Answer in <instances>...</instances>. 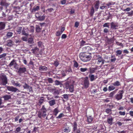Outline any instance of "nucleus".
Listing matches in <instances>:
<instances>
[{
	"mask_svg": "<svg viewBox=\"0 0 133 133\" xmlns=\"http://www.w3.org/2000/svg\"><path fill=\"white\" fill-rule=\"evenodd\" d=\"M59 112L58 108H55L53 111V114L55 116H56Z\"/></svg>",
	"mask_w": 133,
	"mask_h": 133,
	"instance_id": "4be33fe9",
	"label": "nucleus"
},
{
	"mask_svg": "<svg viewBox=\"0 0 133 133\" xmlns=\"http://www.w3.org/2000/svg\"><path fill=\"white\" fill-rule=\"evenodd\" d=\"M48 68L46 66L41 65L39 68V70L41 71H46Z\"/></svg>",
	"mask_w": 133,
	"mask_h": 133,
	"instance_id": "6ab92c4d",
	"label": "nucleus"
},
{
	"mask_svg": "<svg viewBox=\"0 0 133 133\" xmlns=\"http://www.w3.org/2000/svg\"><path fill=\"white\" fill-rule=\"evenodd\" d=\"M82 84L85 88L87 89L89 87L90 83L88 77H86L84 79Z\"/></svg>",
	"mask_w": 133,
	"mask_h": 133,
	"instance_id": "39448f33",
	"label": "nucleus"
},
{
	"mask_svg": "<svg viewBox=\"0 0 133 133\" xmlns=\"http://www.w3.org/2000/svg\"><path fill=\"white\" fill-rule=\"evenodd\" d=\"M55 84L56 85H59L61 84V82L59 81L56 80L55 81Z\"/></svg>",
	"mask_w": 133,
	"mask_h": 133,
	"instance_id": "3c124183",
	"label": "nucleus"
},
{
	"mask_svg": "<svg viewBox=\"0 0 133 133\" xmlns=\"http://www.w3.org/2000/svg\"><path fill=\"white\" fill-rule=\"evenodd\" d=\"M21 128L19 127L17 128L16 129V130L15 131V133H18L21 130Z\"/></svg>",
	"mask_w": 133,
	"mask_h": 133,
	"instance_id": "49530a36",
	"label": "nucleus"
},
{
	"mask_svg": "<svg viewBox=\"0 0 133 133\" xmlns=\"http://www.w3.org/2000/svg\"><path fill=\"white\" fill-rule=\"evenodd\" d=\"M15 65H17V63L16 62L15 60L13 59L9 64V66L11 67Z\"/></svg>",
	"mask_w": 133,
	"mask_h": 133,
	"instance_id": "bb28decb",
	"label": "nucleus"
},
{
	"mask_svg": "<svg viewBox=\"0 0 133 133\" xmlns=\"http://www.w3.org/2000/svg\"><path fill=\"white\" fill-rule=\"evenodd\" d=\"M111 110L109 108H107L105 110V112L107 114H110L111 112Z\"/></svg>",
	"mask_w": 133,
	"mask_h": 133,
	"instance_id": "6e6d98bb",
	"label": "nucleus"
},
{
	"mask_svg": "<svg viewBox=\"0 0 133 133\" xmlns=\"http://www.w3.org/2000/svg\"><path fill=\"white\" fill-rule=\"evenodd\" d=\"M35 29L36 32H38L42 29V28H40L39 25H36Z\"/></svg>",
	"mask_w": 133,
	"mask_h": 133,
	"instance_id": "b1692460",
	"label": "nucleus"
},
{
	"mask_svg": "<svg viewBox=\"0 0 133 133\" xmlns=\"http://www.w3.org/2000/svg\"><path fill=\"white\" fill-rule=\"evenodd\" d=\"M13 85H14L16 86L19 87H20L21 86V85L19 83H14Z\"/></svg>",
	"mask_w": 133,
	"mask_h": 133,
	"instance_id": "0e129e2a",
	"label": "nucleus"
},
{
	"mask_svg": "<svg viewBox=\"0 0 133 133\" xmlns=\"http://www.w3.org/2000/svg\"><path fill=\"white\" fill-rule=\"evenodd\" d=\"M6 45L9 47H11L13 45V41L11 40H9L7 41Z\"/></svg>",
	"mask_w": 133,
	"mask_h": 133,
	"instance_id": "f3484780",
	"label": "nucleus"
},
{
	"mask_svg": "<svg viewBox=\"0 0 133 133\" xmlns=\"http://www.w3.org/2000/svg\"><path fill=\"white\" fill-rule=\"evenodd\" d=\"M79 23L78 21L76 22L75 23V26L76 28H77L79 26Z\"/></svg>",
	"mask_w": 133,
	"mask_h": 133,
	"instance_id": "680f3d73",
	"label": "nucleus"
},
{
	"mask_svg": "<svg viewBox=\"0 0 133 133\" xmlns=\"http://www.w3.org/2000/svg\"><path fill=\"white\" fill-rule=\"evenodd\" d=\"M2 97L4 98V101H6L11 98V96L10 95H6L3 96Z\"/></svg>",
	"mask_w": 133,
	"mask_h": 133,
	"instance_id": "aec40b11",
	"label": "nucleus"
},
{
	"mask_svg": "<svg viewBox=\"0 0 133 133\" xmlns=\"http://www.w3.org/2000/svg\"><path fill=\"white\" fill-rule=\"evenodd\" d=\"M79 57L81 60L85 62L90 61L92 58L91 55L83 52L80 53Z\"/></svg>",
	"mask_w": 133,
	"mask_h": 133,
	"instance_id": "f257e3e1",
	"label": "nucleus"
},
{
	"mask_svg": "<svg viewBox=\"0 0 133 133\" xmlns=\"http://www.w3.org/2000/svg\"><path fill=\"white\" fill-rule=\"evenodd\" d=\"M89 76L90 79V81H92L95 80L96 79V78L93 75L90 74Z\"/></svg>",
	"mask_w": 133,
	"mask_h": 133,
	"instance_id": "5701e85b",
	"label": "nucleus"
},
{
	"mask_svg": "<svg viewBox=\"0 0 133 133\" xmlns=\"http://www.w3.org/2000/svg\"><path fill=\"white\" fill-rule=\"evenodd\" d=\"M117 89H116L115 91L111 92L109 94V97H112L113 95L116 93V91H117Z\"/></svg>",
	"mask_w": 133,
	"mask_h": 133,
	"instance_id": "cd10ccee",
	"label": "nucleus"
},
{
	"mask_svg": "<svg viewBox=\"0 0 133 133\" xmlns=\"http://www.w3.org/2000/svg\"><path fill=\"white\" fill-rule=\"evenodd\" d=\"M28 42L29 44H32L34 43L33 39L32 38H29L28 40Z\"/></svg>",
	"mask_w": 133,
	"mask_h": 133,
	"instance_id": "58836bf2",
	"label": "nucleus"
},
{
	"mask_svg": "<svg viewBox=\"0 0 133 133\" xmlns=\"http://www.w3.org/2000/svg\"><path fill=\"white\" fill-rule=\"evenodd\" d=\"M69 89L70 92H73L74 91V85L73 84H71Z\"/></svg>",
	"mask_w": 133,
	"mask_h": 133,
	"instance_id": "4c0bfd02",
	"label": "nucleus"
},
{
	"mask_svg": "<svg viewBox=\"0 0 133 133\" xmlns=\"http://www.w3.org/2000/svg\"><path fill=\"white\" fill-rule=\"evenodd\" d=\"M86 42L82 40L80 43V46H82L85 45H87Z\"/></svg>",
	"mask_w": 133,
	"mask_h": 133,
	"instance_id": "a18cd8bd",
	"label": "nucleus"
},
{
	"mask_svg": "<svg viewBox=\"0 0 133 133\" xmlns=\"http://www.w3.org/2000/svg\"><path fill=\"white\" fill-rule=\"evenodd\" d=\"M47 81L49 83H52L53 82V80L51 78H48V79Z\"/></svg>",
	"mask_w": 133,
	"mask_h": 133,
	"instance_id": "4d7b16f0",
	"label": "nucleus"
},
{
	"mask_svg": "<svg viewBox=\"0 0 133 133\" xmlns=\"http://www.w3.org/2000/svg\"><path fill=\"white\" fill-rule=\"evenodd\" d=\"M6 55V54L4 53L1 55H0V59L4 57Z\"/></svg>",
	"mask_w": 133,
	"mask_h": 133,
	"instance_id": "774afa93",
	"label": "nucleus"
},
{
	"mask_svg": "<svg viewBox=\"0 0 133 133\" xmlns=\"http://www.w3.org/2000/svg\"><path fill=\"white\" fill-rule=\"evenodd\" d=\"M92 49L91 47L88 46L84 47L82 48V50L83 51V52L90 55H91L92 53Z\"/></svg>",
	"mask_w": 133,
	"mask_h": 133,
	"instance_id": "20e7f679",
	"label": "nucleus"
},
{
	"mask_svg": "<svg viewBox=\"0 0 133 133\" xmlns=\"http://www.w3.org/2000/svg\"><path fill=\"white\" fill-rule=\"evenodd\" d=\"M119 113L120 115H125V111L122 112L120 111L119 112Z\"/></svg>",
	"mask_w": 133,
	"mask_h": 133,
	"instance_id": "e2e57ef3",
	"label": "nucleus"
},
{
	"mask_svg": "<svg viewBox=\"0 0 133 133\" xmlns=\"http://www.w3.org/2000/svg\"><path fill=\"white\" fill-rule=\"evenodd\" d=\"M69 95V94H64L62 96H63V98L65 99L68 100V99L69 96H68Z\"/></svg>",
	"mask_w": 133,
	"mask_h": 133,
	"instance_id": "de8ad7c7",
	"label": "nucleus"
},
{
	"mask_svg": "<svg viewBox=\"0 0 133 133\" xmlns=\"http://www.w3.org/2000/svg\"><path fill=\"white\" fill-rule=\"evenodd\" d=\"M116 43L117 45L121 46L122 47L123 46V44L122 43H120L118 42H116Z\"/></svg>",
	"mask_w": 133,
	"mask_h": 133,
	"instance_id": "052dcab7",
	"label": "nucleus"
},
{
	"mask_svg": "<svg viewBox=\"0 0 133 133\" xmlns=\"http://www.w3.org/2000/svg\"><path fill=\"white\" fill-rule=\"evenodd\" d=\"M118 27V23H116L112 22L111 23V28L113 29H116Z\"/></svg>",
	"mask_w": 133,
	"mask_h": 133,
	"instance_id": "ddd939ff",
	"label": "nucleus"
},
{
	"mask_svg": "<svg viewBox=\"0 0 133 133\" xmlns=\"http://www.w3.org/2000/svg\"><path fill=\"white\" fill-rule=\"evenodd\" d=\"M80 71L82 72H84L86 71L87 70V68H81L80 69Z\"/></svg>",
	"mask_w": 133,
	"mask_h": 133,
	"instance_id": "13d9d810",
	"label": "nucleus"
},
{
	"mask_svg": "<svg viewBox=\"0 0 133 133\" xmlns=\"http://www.w3.org/2000/svg\"><path fill=\"white\" fill-rule=\"evenodd\" d=\"M115 87H118L121 85L120 82L118 81H116L112 84Z\"/></svg>",
	"mask_w": 133,
	"mask_h": 133,
	"instance_id": "a211bd4d",
	"label": "nucleus"
},
{
	"mask_svg": "<svg viewBox=\"0 0 133 133\" xmlns=\"http://www.w3.org/2000/svg\"><path fill=\"white\" fill-rule=\"evenodd\" d=\"M26 71V68L25 67H20L18 70V72L19 74L24 73Z\"/></svg>",
	"mask_w": 133,
	"mask_h": 133,
	"instance_id": "f8f14e48",
	"label": "nucleus"
},
{
	"mask_svg": "<svg viewBox=\"0 0 133 133\" xmlns=\"http://www.w3.org/2000/svg\"><path fill=\"white\" fill-rule=\"evenodd\" d=\"M23 85V87L24 89H28L29 92H33V90L31 86H29L28 84L26 83L25 82H22Z\"/></svg>",
	"mask_w": 133,
	"mask_h": 133,
	"instance_id": "0eeeda50",
	"label": "nucleus"
},
{
	"mask_svg": "<svg viewBox=\"0 0 133 133\" xmlns=\"http://www.w3.org/2000/svg\"><path fill=\"white\" fill-rule=\"evenodd\" d=\"M97 60L98 61V62L99 63H101L102 65H103L104 63L105 60L103 59L102 56L100 55H98V56Z\"/></svg>",
	"mask_w": 133,
	"mask_h": 133,
	"instance_id": "9b49d317",
	"label": "nucleus"
},
{
	"mask_svg": "<svg viewBox=\"0 0 133 133\" xmlns=\"http://www.w3.org/2000/svg\"><path fill=\"white\" fill-rule=\"evenodd\" d=\"M45 18V16L43 15L42 16H39L38 18L37 19L38 21H42Z\"/></svg>",
	"mask_w": 133,
	"mask_h": 133,
	"instance_id": "e433bc0d",
	"label": "nucleus"
},
{
	"mask_svg": "<svg viewBox=\"0 0 133 133\" xmlns=\"http://www.w3.org/2000/svg\"><path fill=\"white\" fill-rule=\"evenodd\" d=\"M72 130H75L77 128V124L76 121H74L73 123V124L72 125Z\"/></svg>",
	"mask_w": 133,
	"mask_h": 133,
	"instance_id": "72a5a7b5",
	"label": "nucleus"
},
{
	"mask_svg": "<svg viewBox=\"0 0 133 133\" xmlns=\"http://www.w3.org/2000/svg\"><path fill=\"white\" fill-rule=\"evenodd\" d=\"M8 83L7 78L6 76L4 74L0 76V84L5 85Z\"/></svg>",
	"mask_w": 133,
	"mask_h": 133,
	"instance_id": "7ed1b4c3",
	"label": "nucleus"
},
{
	"mask_svg": "<svg viewBox=\"0 0 133 133\" xmlns=\"http://www.w3.org/2000/svg\"><path fill=\"white\" fill-rule=\"evenodd\" d=\"M107 42L109 43H113L114 42V40L113 38H107Z\"/></svg>",
	"mask_w": 133,
	"mask_h": 133,
	"instance_id": "ea45409f",
	"label": "nucleus"
},
{
	"mask_svg": "<svg viewBox=\"0 0 133 133\" xmlns=\"http://www.w3.org/2000/svg\"><path fill=\"white\" fill-rule=\"evenodd\" d=\"M109 23H105L103 25V26L104 27H107L108 28H109Z\"/></svg>",
	"mask_w": 133,
	"mask_h": 133,
	"instance_id": "bf43d9fd",
	"label": "nucleus"
},
{
	"mask_svg": "<svg viewBox=\"0 0 133 133\" xmlns=\"http://www.w3.org/2000/svg\"><path fill=\"white\" fill-rule=\"evenodd\" d=\"M115 88V86L113 85H110L108 88V90L109 91H111L114 90Z\"/></svg>",
	"mask_w": 133,
	"mask_h": 133,
	"instance_id": "473e14b6",
	"label": "nucleus"
},
{
	"mask_svg": "<svg viewBox=\"0 0 133 133\" xmlns=\"http://www.w3.org/2000/svg\"><path fill=\"white\" fill-rule=\"evenodd\" d=\"M29 31L28 28L26 27L24 28L23 29L22 31V34L23 35L28 36L29 35L28 31Z\"/></svg>",
	"mask_w": 133,
	"mask_h": 133,
	"instance_id": "9d476101",
	"label": "nucleus"
},
{
	"mask_svg": "<svg viewBox=\"0 0 133 133\" xmlns=\"http://www.w3.org/2000/svg\"><path fill=\"white\" fill-rule=\"evenodd\" d=\"M47 111V110L45 107L44 105H43L40 111H39L38 112V117L39 118H41L42 116L45 117L46 116Z\"/></svg>",
	"mask_w": 133,
	"mask_h": 133,
	"instance_id": "f03ea898",
	"label": "nucleus"
},
{
	"mask_svg": "<svg viewBox=\"0 0 133 133\" xmlns=\"http://www.w3.org/2000/svg\"><path fill=\"white\" fill-rule=\"evenodd\" d=\"M62 33L59 31H58L56 32L55 34L57 36H60Z\"/></svg>",
	"mask_w": 133,
	"mask_h": 133,
	"instance_id": "603ef678",
	"label": "nucleus"
},
{
	"mask_svg": "<svg viewBox=\"0 0 133 133\" xmlns=\"http://www.w3.org/2000/svg\"><path fill=\"white\" fill-rule=\"evenodd\" d=\"M124 93L123 90H120L119 92L115 96L116 99L117 100H119L121 99L123 97V94Z\"/></svg>",
	"mask_w": 133,
	"mask_h": 133,
	"instance_id": "423d86ee",
	"label": "nucleus"
},
{
	"mask_svg": "<svg viewBox=\"0 0 133 133\" xmlns=\"http://www.w3.org/2000/svg\"><path fill=\"white\" fill-rule=\"evenodd\" d=\"M113 118L111 117H109L108 118L107 122L110 125H111L112 124V121Z\"/></svg>",
	"mask_w": 133,
	"mask_h": 133,
	"instance_id": "4468645a",
	"label": "nucleus"
},
{
	"mask_svg": "<svg viewBox=\"0 0 133 133\" xmlns=\"http://www.w3.org/2000/svg\"><path fill=\"white\" fill-rule=\"evenodd\" d=\"M13 33L12 32L10 31L7 32L6 36L7 37L9 38L11 37L13 35Z\"/></svg>",
	"mask_w": 133,
	"mask_h": 133,
	"instance_id": "2f4dec72",
	"label": "nucleus"
},
{
	"mask_svg": "<svg viewBox=\"0 0 133 133\" xmlns=\"http://www.w3.org/2000/svg\"><path fill=\"white\" fill-rule=\"evenodd\" d=\"M38 45L39 47H41L42 45V43L41 41H39L37 42Z\"/></svg>",
	"mask_w": 133,
	"mask_h": 133,
	"instance_id": "338daca9",
	"label": "nucleus"
},
{
	"mask_svg": "<svg viewBox=\"0 0 133 133\" xmlns=\"http://www.w3.org/2000/svg\"><path fill=\"white\" fill-rule=\"evenodd\" d=\"M53 118V116L52 114H50L48 115L46 117V119H50Z\"/></svg>",
	"mask_w": 133,
	"mask_h": 133,
	"instance_id": "37998d69",
	"label": "nucleus"
},
{
	"mask_svg": "<svg viewBox=\"0 0 133 133\" xmlns=\"http://www.w3.org/2000/svg\"><path fill=\"white\" fill-rule=\"evenodd\" d=\"M47 89L50 92H52L55 90V89L54 88H52L50 87H48L47 88Z\"/></svg>",
	"mask_w": 133,
	"mask_h": 133,
	"instance_id": "864d4df0",
	"label": "nucleus"
},
{
	"mask_svg": "<svg viewBox=\"0 0 133 133\" xmlns=\"http://www.w3.org/2000/svg\"><path fill=\"white\" fill-rule=\"evenodd\" d=\"M74 66L76 68H77L78 66V63L75 61H74Z\"/></svg>",
	"mask_w": 133,
	"mask_h": 133,
	"instance_id": "8fccbe9b",
	"label": "nucleus"
},
{
	"mask_svg": "<svg viewBox=\"0 0 133 133\" xmlns=\"http://www.w3.org/2000/svg\"><path fill=\"white\" fill-rule=\"evenodd\" d=\"M5 26V24L4 22H0V30L4 29Z\"/></svg>",
	"mask_w": 133,
	"mask_h": 133,
	"instance_id": "dca6fc26",
	"label": "nucleus"
},
{
	"mask_svg": "<svg viewBox=\"0 0 133 133\" xmlns=\"http://www.w3.org/2000/svg\"><path fill=\"white\" fill-rule=\"evenodd\" d=\"M71 84L69 82H65L64 84V85L65 88L67 89H69Z\"/></svg>",
	"mask_w": 133,
	"mask_h": 133,
	"instance_id": "c756f323",
	"label": "nucleus"
},
{
	"mask_svg": "<svg viewBox=\"0 0 133 133\" xmlns=\"http://www.w3.org/2000/svg\"><path fill=\"white\" fill-rule=\"evenodd\" d=\"M35 28L33 26H30V31L31 32H33L34 31Z\"/></svg>",
	"mask_w": 133,
	"mask_h": 133,
	"instance_id": "5fc2aeb1",
	"label": "nucleus"
},
{
	"mask_svg": "<svg viewBox=\"0 0 133 133\" xmlns=\"http://www.w3.org/2000/svg\"><path fill=\"white\" fill-rule=\"evenodd\" d=\"M95 9H94V7L93 6H92L91 7L90 12V14L91 16H92L94 14L95 12Z\"/></svg>",
	"mask_w": 133,
	"mask_h": 133,
	"instance_id": "a878e982",
	"label": "nucleus"
},
{
	"mask_svg": "<svg viewBox=\"0 0 133 133\" xmlns=\"http://www.w3.org/2000/svg\"><path fill=\"white\" fill-rule=\"evenodd\" d=\"M116 55L118 56V55H120L122 53V51L121 50H118L116 51Z\"/></svg>",
	"mask_w": 133,
	"mask_h": 133,
	"instance_id": "09e8293b",
	"label": "nucleus"
},
{
	"mask_svg": "<svg viewBox=\"0 0 133 133\" xmlns=\"http://www.w3.org/2000/svg\"><path fill=\"white\" fill-rule=\"evenodd\" d=\"M96 68H90L89 70V72L90 74H92L94 73L95 72Z\"/></svg>",
	"mask_w": 133,
	"mask_h": 133,
	"instance_id": "79ce46f5",
	"label": "nucleus"
},
{
	"mask_svg": "<svg viewBox=\"0 0 133 133\" xmlns=\"http://www.w3.org/2000/svg\"><path fill=\"white\" fill-rule=\"evenodd\" d=\"M64 115L62 113H60L59 115L56 117L57 119H60L62 117H64Z\"/></svg>",
	"mask_w": 133,
	"mask_h": 133,
	"instance_id": "c03bdc74",
	"label": "nucleus"
},
{
	"mask_svg": "<svg viewBox=\"0 0 133 133\" xmlns=\"http://www.w3.org/2000/svg\"><path fill=\"white\" fill-rule=\"evenodd\" d=\"M50 106H52L56 104L55 100L54 99H52L48 102Z\"/></svg>",
	"mask_w": 133,
	"mask_h": 133,
	"instance_id": "412c9836",
	"label": "nucleus"
},
{
	"mask_svg": "<svg viewBox=\"0 0 133 133\" xmlns=\"http://www.w3.org/2000/svg\"><path fill=\"white\" fill-rule=\"evenodd\" d=\"M39 50V49L37 47H35L34 49H33L31 50L32 51V52L35 54H37L38 53Z\"/></svg>",
	"mask_w": 133,
	"mask_h": 133,
	"instance_id": "2eb2a0df",
	"label": "nucleus"
},
{
	"mask_svg": "<svg viewBox=\"0 0 133 133\" xmlns=\"http://www.w3.org/2000/svg\"><path fill=\"white\" fill-rule=\"evenodd\" d=\"M7 89L9 91L12 92H18L20 91L17 88H15L12 86H8L7 87Z\"/></svg>",
	"mask_w": 133,
	"mask_h": 133,
	"instance_id": "6e6552de",
	"label": "nucleus"
},
{
	"mask_svg": "<svg viewBox=\"0 0 133 133\" xmlns=\"http://www.w3.org/2000/svg\"><path fill=\"white\" fill-rule=\"evenodd\" d=\"M63 131L66 133H68L70 131V129L69 128V127H67L64 128L63 130Z\"/></svg>",
	"mask_w": 133,
	"mask_h": 133,
	"instance_id": "f704fd0d",
	"label": "nucleus"
},
{
	"mask_svg": "<svg viewBox=\"0 0 133 133\" xmlns=\"http://www.w3.org/2000/svg\"><path fill=\"white\" fill-rule=\"evenodd\" d=\"M67 37L66 35L65 34H63L61 36V38L63 39H65Z\"/></svg>",
	"mask_w": 133,
	"mask_h": 133,
	"instance_id": "69168bd1",
	"label": "nucleus"
},
{
	"mask_svg": "<svg viewBox=\"0 0 133 133\" xmlns=\"http://www.w3.org/2000/svg\"><path fill=\"white\" fill-rule=\"evenodd\" d=\"M22 27H18L16 29V31L18 34H20L22 30Z\"/></svg>",
	"mask_w": 133,
	"mask_h": 133,
	"instance_id": "c9c22d12",
	"label": "nucleus"
},
{
	"mask_svg": "<svg viewBox=\"0 0 133 133\" xmlns=\"http://www.w3.org/2000/svg\"><path fill=\"white\" fill-rule=\"evenodd\" d=\"M39 9V7L38 6H37L36 7H34L31 11L32 12H34L36 11H37Z\"/></svg>",
	"mask_w": 133,
	"mask_h": 133,
	"instance_id": "393cba45",
	"label": "nucleus"
},
{
	"mask_svg": "<svg viewBox=\"0 0 133 133\" xmlns=\"http://www.w3.org/2000/svg\"><path fill=\"white\" fill-rule=\"evenodd\" d=\"M81 130L80 128L78 129L77 128L75 130H72V133H81Z\"/></svg>",
	"mask_w": 133,
	"mask_h": 133,
	"instance_id": "7c9ffc66",
	"label": "nucleus"
},
{
	"mask_svg": "<svg viewBox=\"0 0 133 133\" xmlns=\"http://www.w3.org/2000/svg\"><path fill=\"white\" fill-rule=\"evenodd\" d=\"M100 4V1L98 0L94 2V5L95 11H97L98 9H99Z\"/></svg>",
	"mask_w": 133,
	"mask_h": 133,
	"instance_id": "1a4fd4ad",
	"label": "nucleus"
},
{
	"mask_svg": "<svg viewBox=\"0 0 133 133\" xmlns=\"http://www.w3.org/2000/svg\"><path fill=\"white\" fill-rule=\"evenodd\" d=\"M88 122L89 123H91L93 120V117L91 116H89L87 117Z\"/></svg>",
	"mask_w": 133,
	"mask_h": 133,
	"instance_id": "c85d7f7f",
	"label": "nucleus"
},
{
	"mask_svg": "<svg viewBox=\"0 0 133 133\" xmlns=\"http://www.w3.org/2000/svg\"><path fill=\"white\" fill-rule=\"evenodd\" d=\"M44 97H41L40 98V99L39 100V103L41 105L43 103L44 99Z\"/></svg>",
	"mask_w": 133,
	"mask_h": 133,
	"instance_id": "a19ab883",
	"label": "nucleus"
}]
</instances>
